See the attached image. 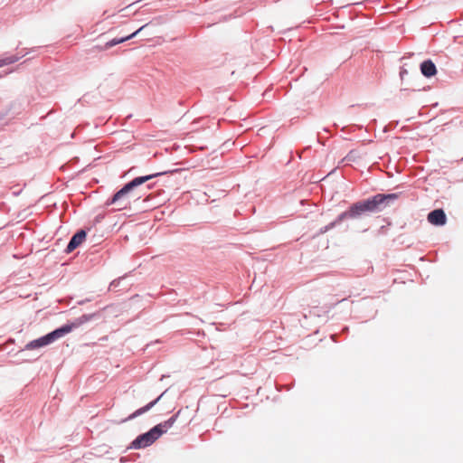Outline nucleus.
<instances>
[{
    "label": "nucleus",
    "mask_w": 463,
    "mask_h": 463,
    "mask_svg": "<svg viewBox=\"0 0 463 463\" xmlns=\"http://www.w3.org/2000/svg\"><path fill=\"white\" fill-rule=\"evenodd\" d=\"M158 175L159 174H154L134 178L118 191L111 199L108 200L106 204H114L118 211L130 208L132 203H136L140 199V195L136 192V188Z\"/></svg>",
    "instance_id": "f257e3e1"
},
{
    "label": "nucleus",
    "mask_w": 463,
    "mask_h": 463,
    "mask_svg": "<svg viewBox=\"0 0 463 463\" xmlns=\"http://www.w3.org/2000/svg\"><path fill=\"white\" fill-rule=\"evenodd\" d=\"M93 315H83L80 317H78L74 322L71 324L64 325L63 326L47 334L44 336H42L38 339L33 340L29 342L25 345L26 350H33L41 348L43 346H46L52 343L53 341L57 340L58 338L62 337L66 334L70 333L73 328H76L87 322H89L92 318Z\"/></svg>",
    "instance_id": "f03ea898"
},
{
    "label": "nucleus",
    "mask_w": 463,
    "mask_h": 463,
    "mask_svg": "<svg viewBox=\"0 0 463 463\" xmlns=\"http://www.w3.org/2000/svg\"><path fill=\"white\" fill-rule=\"evenodd\" d=\"M178 414L179 411L167 420L155 426L146 433L138 436L132 442V447L135 449H142L154 443L163 433L166 432L174 425Z\"/></svg>",
    "instance_id": "7ed1b4c3"
},
{
    "label": "nucleus",
    "mask_w": 463,
    "mask_h": 463,
    "mask_svg": "<svg viewBox=\"0 0 463 463\" xmlns=\"http://www.w3.org/2000/svg\"><path fill=\"white\" fill-rule=\"evenodd\" d=\"M396 198L395 194H378L373 197L365 201L358 202L352 205V215L356 217L366 212H374L379 209V206L383 204L386 200Z\"/></svg>",
    "instance_id": "20e7f679"
},
{
    "label": "nucleus",
    "mask_w": 463,
    "mask_h": 463,
    "mask_svg": "<svg viewBox=\"0 0 463 463\" xmlns=\"http://www.w3.org/2000/svg\"><path fill=\"white\" fill-rule=\"evenodd\" d=\"M428 222L433 225L441 226L447 222V217L442 209H436L428 214Z\"/></svg>",
    "instance_id": "39448f33"
},
{
    "label": "nucleus",
    "mask_w": 463,
    "mask_h": 463,
    "mask_svg": "<svg viewBox=\"0 0 463 463\" xmlns=\"http://www.w3.org/2000/svg\"><path fill=\"white\" fill-rule=\"evenodd\" d=\"M86 238V232L83 230H80L77 233H75L72 238L71 239L66 251L71 252L73 251L77 247H79L85 240Z\"/></svg>",
    "instance_id": "423d86ee"
},
{
    "label": "nucleus",
    "mask_w": 463,
    "mask_h": 463,
    "mask_svg": "<svg viewBox=\"0 0 463 463\" xmlns=\"http://www.w3.org/2000/svg\"><path fill=\"white\" fill-rule=\"evenodd\" d=\"M162 396H163V394H161L156 400H154V401L150 402L149 403H147L146 406L137 409V411H135L132 414H130L123 421L131 420H133V419L142 415L143 413L148 411L150 409H152L158 402V401L161 399Z\"/></svg>",
    "instance_id": "0eeeda50"
},
{
    "label": "nucleus",
    "mask_w": 463,
    "mask_h": 463,
    "mask_svg": "<svg viewBox=\"0 0 463 463\" xmlns=\"http://www.w3.org/2000/svg\"><path fill=\"white\" fill-rule=\"evenodd\" d=\"M420 71L425 77L430 78L436 75L437 69L432 61L427 60L420 64Z\"/></svg>",
    "instance_id": "6e6552de"
},
{
    "label": "nucleus",
    "mask_w": 463,
    "mask_h": 463,
    "mask_svg": "<svg viewBox=\"0 0 463 463\" xmlns=\"http://www.w3.org/2000/svg\"><path fill=\"white\" fill-rule=\"evenodd\" d=\"M146 25H143L141 26L138 30H137L136 32H134L133 33H131L130 35L128 36H126V37H123V38H120V39H113L111 40L110 42H108L106 44H105V49H109L116 44H118V43H124L125 41L127 40H129L131 38H133L134 36H136L140 31H142Z\"/></svg>",
    "instance_id": "1a4fd4ad"
},
{
    "label": "nucleus",
    "mask_w": 463,
    "mask_h": 463,
    "mask_svg": "<svg viewBox=\"0 0 463 463\" xmlns=\"http://www.w3.org/2000/svg\"><path fill=\"white\" fill-rule=\"evenodd\" d=\"M355 215H352V206L349 208L348 211L342 213L338 217L337 220L334 222H331L329 226H326L325 230L322 231V232H326L328 229L334 227L336 222H340L345 218H355Z\"/></svg>",
    "instance_id": "9d476101"
},
{
    "label": "nucleus",
    "mask_w": 463,
    "mask_h": 463,
    "mask_svg": "<svg viewBox=\"0 0 463 463\" xmlns=\"http://www.w3.org/2000/svg\"><path fill=\"white\" fill-rule=\"evenodd\" d=\"M15 60L14 58H8L7 60L0 61V67L5 64H9L14 62Z\"/></svg>",
    "instance_id": "9b49d317"
},
{
    "label": "nucleus",
    "mask_w": 463,
    "mask_h": 463,
    "mask_svg": "<svg viewBox=\"0 0 463 463\" xmlns=\"http://www.w3.org/2000/svg\"><path fill=\"white\" fill-rule=\"evenodd\" d=\"M132 7V5H128L126 8L120 10V12H127Z\"/></svg>",
    "instance_id": "f8f14e48"
},
{
    "label": "nucleus",
    "mask_w": 463,
    "mask_h": 463,
    "mask_svg": "<svg viewBox=\"0 0 463 463\" xmlns=\"http://www.w3.org/2000/svg\"><path fill=\"white\" fill-rule=\"evenodd\" d=\"M352 156H353V151L349 153V155L347 156V158H350Z\"/></svg>",
    "instance_id": "ddd939ff"
}]
</instances>
